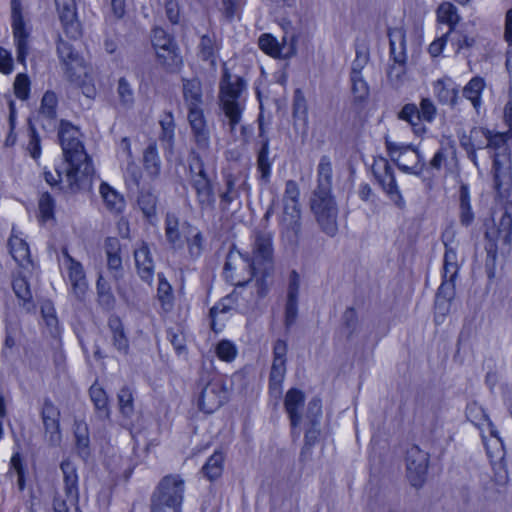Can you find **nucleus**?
<instances>
[{"label": "nucleus", "instance_id": "obj_13", "mask_svg": "<svg viewBox=\"0 0 512 512\" xmlns=\"http://www.w3.org/2000/svg\"><path fill=\"white\" fill-rule=\"evenodd\" d=\"M429 464V454L417 445H412L406 452L407 477L414 487H421L425 481Z\"/></svg>", "mask_w": 512, "mask_h": 512}, {"label": "nucleus", "instance_id": "obj_19", "mask_svg": "<svg viewBox=\"0 0 512 512\" xmlns=\"http://www.w3.org/2000/svg\"><path fill=\"white\" fill-rule=\"evenodd\" d=\"M260 49L267 55L274 58H290L296 54V39L291 37L290 42L286 43V38H283V43L279 44L276 38L270 34H263L258 41Z\"/></svg>", "mask_w": 512, "mask_h": 512}, {"label": "nucleus", "instance_id": "obj_25", "mask_svg": "<svg viewBox=\"0 0 512 512\" xmlns=\"http://www.w3.org/2000/svg\"><path fill=\"white\" fill-rule=\"evenodd\" d=\"M202 85L199 79L183 80V98L189 110L201 109Z\"/></svg>", "mask_w": 512, "mask_h": 512}, {"label": "nucleus", "instance_id": "obj_31", "mask_svg": "<svg viewBox=\"0 0 512 512\" xmlns=\"http://www.w3.org/2000/svg\"><path fill=\"white\" fill-rule=\"evenodd\" d=\"M74 433L77 452L82 459H87L90 456V439L86 423L76 422Z\"/></svg>", "mask_w": 512, "mask_h": 512}, {"label": "nucleus", "instance_id": "obj_34", "mask_svg": "<svg viewBox=\"0 0 512 512\" xmlns=\"http://www.w3.org/2000/svg\"><path fill=\"white\" fill-rule=\"evenodd\" d=\"M157 298L165 312L172 310L174 295L171 285L163 276V274H158Z\"/></svg>", "mask_w": 512, "mask_h": 512}, {"label": "nucleus", "instance_id": "obj_17", "mask_svg": "<svg viewBox=\"0 0 512 512\" xmlns=\"http://www.w3.org/2000/svg\"><path fill=\"white\" fill-rule=\"evenodd\" d=\"M41 418L48 442L52 446L59 445L61 442L60 411L49 398L44 399Z\"/></svg>", "mask_w": 512, "mask_h": 512}, {"label": "nucleus", "instance_id": "obj_35", "mask_svg": "<svg viewBox=\"0 0 512 512\" xmlns=\"http://www.w3.org/2000/svg\"><path fill=\"white\" fill-rule=\"evenodd\" d=\"M161 134L159 139L166 148L172 149L175 139V122L172 112H166L160 120Z\"/></svg>", "mask_w": 512, "mask_h": 512}, {"label": "nucleus", "instance_id": "obj_56", "mask_svg": "<svg viewBox=\"0 0 512 512\" xmlns=\"http://www.w3.org/2000/svg\"><path fill=\"white\" fill-rule=\"evenodd\" d=\"M30 80L26 74L20 73L14 81V93L20 100H26L29 97Z\"/></svg>", "mask_w": 512, "mask_h": 512}, {"label": "nucleus", "instance_id": "obj_48", "mask_svg": "<svg viewBox=\"0 0 512 512\" xmlns=\"http://www.w3.org/2000/svg\"><path fill=\"white\" fill-rule=\"evenodd\" d=\"M157 198L150 192H141L138 197V205L147 218H151L156 214Z\"/></svg>", "mask_w": 512, "mask_h": 512}, {"label": "nucleus", "instance_id": "obj_6", "mask_svg": "<svg viewBox=\"0 0 512 512\" xmlns=\"http://www.w3.org/2000/svg\"><path fill=\"white\" fill-rule=\"evenodd\" d=\"M184 491V480L179 475L163 477L151 497V512H181Z\"/></svg>", "mask_w": 512, "mask_h": 512}, {"label": "nucleus", "instance_id": "obj_44", "mask_svg": "<svg viewBox=\"0 0 512 512\" xmlns=\"http://www.w3.org/2000/svg\"><path fill=\"white\" fill-rule=\"evenodd\" d=\"M117 95L119 103L124 108H131L134 104V91L125 78L118 80Z\"/></svg>", "mask_w": 512, "mask_h": 512}, {"label": "nucleus", "instance_id": "obj_27", "mask_svg": "<svg viewBox=\"0 0 512 512\" xmlns=\"http://www.w3.org/2000/svg\"><path fill=\"white\" fill-rule=\"evenodd\" d=\"M10 248V254L13 259L23 268L32 266L30 259V250L28 244L17 236H12L8 242Z\"/></svg>", "mask_w": 512, "mask_h": 512}, {"label": "nucleus", "instance_id": "obj_10", "mask_svg": "<svg viewBox=\"0 0 512 512\" xmlns=\"http://www.w3.org/2000/svg\"><path fill=\"white\" fill-rule=\"evenodd\" d=\"M385 146L391 160L408 174L420 175L426 163L418 150L410 144L397 143L385 138Z\"/></svg>", "mask_w": 512, "mask_h": 512}, {"label": "nucleus", "instance_id": "obj_40", "mask_svg": "<svg viewBox=\"0 0 512 512\" xmlns=\"http://www.w3.org/2000/svg\"><path fill=\"white\" fill-rule=\"evenodd\" d=\"M437 18L439 22L449 25V32L454 29L455 25L460 20V17L457 13V8L449 2L442 3L438 7Z\"/></svg>", "mask_w": 512, "mask_h": 512}, {"label": "nucleus", "instance_id": "obj_23", "mask_svg": "<svg viewBox=\"0 0 512 512\" xmlns=\"http://www.w3.org/2000/svg\"><path fill=\"white\" fill-rule=\"evenodd\" d=\"M390 58L393 63L406 64V35L402 28H393L388 31Z\"/></svg>", "mask_w": 512, "mask_h": 512}, {"label": "nucleus", "instance_id": "obj_20", "mask_svg": "<svg viewBox=\"0 0 512 512\" xmlns=\"http://www.w3.org/2000/svg\"><path fill=\"white\" fill-rule=\"evenodd\" d=\"M304 402L305 395L301 390L292 388L287 391L284 400V407L289 416L292 429L297 428L301 423V409L304 406Z\"/></svg>", "mask_w": 512, "mask_h": 512}, {"label": "nucleus", "instance_id": "obj_32", "mask_svg": "<svg viewBox=\"0 0 512 512\" xmlns=\"http://www.w3.org/2000/svg\"><path fill=\"white\" fill-rule=\"evenodd\" d=\"M434 93L441 103L455 104L457 89L450 80H437L434 83Z\"/></svg>", "mask_w": 512, "mask_h": 512}, {"label": "nucleus", "instance_id": "obj_9", "mask_svg": "<svg viewBox=\"0 0 512 512\" xmlns=\"http://www.w3.org/2000/svg\"><path fill=\"white\" fill-rule=\"evenodd\" d=\"M201 389L198 400L199 408L205 413H213L227 400L224 382L213 371H202L198 380Z\"/></svg>", "mask_w": 512, "mask_h": 512}, {"label": "nucleus", "instance_id": "obj_39", "mask_svg": "<svg viewBox=\"0 0 512 512\" xmlns=\"http://www.w3.org/2000/svg\"><path fill=\"white\" fill-rule=\"evenodd\" d=\"M144 167L152 176H157L160 172L161 162L155 143H151L144 151Z\"/></svg>", "mask_w": 512, "mask_h": 512}, {"label": "nucleus", "instance_id": "obj_46", "mask_svg": "<svg viewBox=\"0 0 512 512\" xmlns=\"http://www.w3.org/2000/svg\"><path fill=\"white\" fill-rule=\"evenodd\" d=\"M286 373V363L284 362H273L270 377H269V388L271 391L280 392L281 384L284 380Z\"/></svg>", "mask_w": 512, "mask_h": 512}, {"label": "nucleus", "instance_id": "obj_61", "mask_svg": "<svg viewBox=\"0 0 512 512\" xmlns=\"http://www.w3.org/2000/svg\"><path fill=\"white\" fill-rule=\"evenodd\" d=\"M298 316V299L287 298L285 305V327L290 329Z\"/></svg>", "mask_w": 512, "mask_h": 512}, {"label": "nucleus", "instance_id": "obj_16", "mask_svg": "<svg viewBox=\"0 0 512 512\" xmlns=\"http://www.w3.org/2000/svg\"><path fill=\"white\" fill-rule=\"evenodd\" d=\"M279 226L282 236L290 244H296L302 228L300 205H283Z\"/></svg>", "mask_w": 512, "mask_h": 512}, {"label": "nucleus", "instance_id": "obj_12", "mask_svg": "<svg viewBox=\"0 0 512 512\" xmlns=\"http://www.w3.org/2000/svg\"><path fill=\"white\" fill-rule=\"evenodd\" d=\"M57 55L67 78L76 82L84 72V59L73 45L59 37Z\"/></svg>", "mask_w": 512, "mask_h": 512}, {"label": "nucleus", "instance_id": "obj_3", "mask_svg": "<svg viewBox=\"0 0 512 512\" xmlns=\"http://www.w3.org/2000/svg\"><path fill=\"white\" fill-rule=\"evenodd\" d=\"M59 140L63 150L66 169V180L72 190L80 189L90 184L94 172L91 159L79 140V131L70 123L61 121Z\"/></svg>", "mask_w": 512, "mask_h": 512}, {"label": "nucleus", "instance_id": "obj_2", "mask_svg": "<svg viewBox=\"0 0 512 512\" xmlns=\"http://www.w3.org/2000/svg\"><path fill=\"white\" fill-rule=\"evenodd\" d=\"M332 175L331 159L323 155L317 167V185L309 201L310 209L321 230L331 237L338 231V208L332 195Z\"/></svg>", "mask_w": 512, "mask_h": 512}, {"label": "nucleus", "instance_id": "obj_59", "mask_svg": "<svg viewBox=\"0 0 512 512\" xmlns=\"http://www.w3.org/2000/svg\"><path fill=\"white\" fill-rule=\"evenodd\" d=\"M322 416V405L321 400L318 398H314L309 401L306 417L309 420L310 424L313 426H319L320 418Z\"/></svg>", "mask_w": 512, "mask_h": 512}, {"label": "nucleus", "instance_id": "obj_28", "mask_svg": "<svg viewBox=\"0 0 512 512\" xmlns=\"http://www.w3.org/2000/svg\"><path fill=\"white\" fill-rule=\"evenodd\" d=\"M156 55L160 64L170 72L178 71L183 64L177 44L169 48L166 47V49L163 50H158Z\"/></svg>", "mask_w": 512, "mask_h": 512}, {"label": "nucleus", "instance_id": "obj_52", "mask_svg": "<svg viewBox=\"0 0 512 512\" xmlns=\"http://www.w3.org/2000/svg\"><path fill=\"white\" fill-rule=\"evenodd\" d=\"M466 416L475 426L480 427L488 421L485 410L476 402L467 405Z\"/></svg>", "mask_w": 512, "mask_h": 512}, {"label": "nucleus", "instance_id": "obj_36", "mask_svg": "<svg viewBox=\"0 0 512 512\" xmlns=\"http://www.w3.org/2000/svg\"><path fill=\"white\" fill-rule=\"evenodd\" d=\"M199 57L203 61H207L211 66H216V58L218 46L213 38L208 35H203L199 43Z\"/></svg>", "mask_w": 512, "mask_h": 512}, {"label": "nucleus", "instance_id": "obj_7", "mask_svg": "<svg viewBox=\"0 0 512 512\" xmlns=\"http://www.w3.org/2000/svg\"><path fill=\"white\" fill-rule=\"evenodd\" d=\"M189 183L195 191L201 210H214L216 197L213 184L201 156L195 150H191L189 154Z\"/></svg>", "mask_w": 512, "mask_h": 512}, {"label": "nucleus", "instance_id": "obj_24", "mask_svg": "<svg viewBox=\"0 0 512 512\" xmlns=\"http://www.w3.org/2000/svg\"><path fill=\"white\" fill-rule=\"evenodd\" d=\"M60 468L63 473V490L65 496H69V500L71 503L78 502V475L76 472L75 465L70 460L66 459L62 461Z\"/></svg>", "mask_w": 512, "mask_h": 512}, {"label": "nucleus", "instance_id": "obj_43", "mask_svg": "<svg viewBox=\"0 0 512 512\" xmlns=\"http://www.w3.org/2000/svg\"><path fill=\"white\" fill-rule=\"evenodd\" d=\"M89 394L95 408L105 417H108V397L104 389L94 384L90 387Z\"/></svg>", "mask_w": 512, "mask_h": 512}, {"label": "nucleus", "instance_id": "obj_30", "mask_svg": "<svg viewBox=\"0 0 512 512\" xmlns=\"http://www.w3.org/2000/svg\"><path fill=\"white\" fill-rule=\"evenodd\" d=\"M100 194L104 200L107 209L117 213L122 211V209L124 208L123 197L110 185L103 182L100 185Z\"/></svg>", "mask_w": 512, "mask_h": 512}, {"label": "nucleus", "instance_id": "obj_22", "mask_svg": "<svg viewBox=\"0 0 512 512\" xmlns=\"http://www.w3.org/2000/svg\"><path fill=\"white\" fill-rule=\"evenodd\" d=\"M65 267L73 294L77 299L82 300L88 289V283L82 264L76 260H71V264Z\"/></svg>", "mask_w": 512, "mask_h": 512}, {"label": "nucleus", "instance_id": "obj_21", "mask_svg": "<svg viewBox=\"0 0 512 512\" xmlns=\"http://www.w3.org/2000/svg\"><path fill=\"white\" fill-rule=\"evenodd\" d=\"M134 258L140 278L150 284L154 276V262L146 243L143 242L139 248L135 249Z\"/></svg>", "mask_w": 512, "mask_h": 512}, {"label": "nucleus", "instance_id": "obj_60", "mask_svg": "<svg viewBox=\"0 0 512 512\" xmlns=\"http://www.w3.org/2000/svg\"><path fill=\"white\" fill-rule=\"evenodd\" d=\"M293 116L300 118V119H306L307 117V103L306 99L301 92V90L297 89L294 92L293 97Z\"/></svg>", "mask_w": 512, "mask_h": 512}, {"label": "nucleus", "instance_id": "obj_5", "mask_svg": "<svg viewBox=\"0 0 512 512\" xmlns=\"http://www.w3.org/2000/svg\"><path fill=\"white\" fill-rule=\"evenodd\" d=\"M246 86V81L242 77L232 76L228 71L224 72L220 81V107L227 119L231 133L234 132L242 119V113L245 109L243 93Z\"/></svg>", "mask_w": 512, "mask_h": 512}, {"label": "nucleus", "instance_id": "obj_15", "mask_svg": "<svg viewBox=\"0 0 512 512\" xmlns=\"http://www.w3.org/2000/svg\"><path fill=\"white\" fill-rule=\"evenodd\" d=\"M11 17L13 36L17 48V60L24 63L28 53L27 39L29 34L25 30L20 0H11Z\"/></svg>", "mask_w": 512, "mask_h": 512}, {"label": "nucleus", "instance_id": "obj_64", "mask_svg": "<svg viewBox=\"0 0 512 512\" xmlns=\"http://www.w3.org/2000/svg\"><path fill=\"white\" fill-rule=\"evenodd\" d=\"M405 73L406 64L393 63L389 65L387 77L393 85L398 86L399 84L402 83L403 76L405 75Z\"/></svg>", "mask_w": 512, "mask_h": 512}, {"label": "nucleus", "instance_id": "obj_41", "mask_svg": "<svg viewBox=\"0 0 512 512\" xmlns=\"http://www.w3.org/2000/svg\"><path fill=\"white\" fill-rule=\"evenodd\" d=\"M117 399L120 413L124 417L130 418L134 413V397L132 390L128 386L122 387L117 394Z\"/></svg>", "mask_w": 512, "mask_h": 512}, {"label": "nucleus", "instance_id": "obj_49", "mask_svg": "<svg viewBox=\"0 0 512 512\" xmlns=\"http://www.w3.org/2000/svg\"><path fill=\"white\" fill-rule=\"evenodd\" d=\"M350 81L352 83V93L354 100L358 102L366 101L369 97L370 89L363 76H352L350 77Z\"/></svg>", "mask_w": 512, "mask_h": 512}, {"label": "nucleus", "instance_id": "obj_47", "mask_svg": "<svg viewBox=\"0 0 512 512\" xmlns=\"http://www.w3.org/2000/svg\"><path fill=\"white\" fill-rule=\"evenodd\" d=\"M41 314L51 334L58 332V319L51 301H44L41 305Z\"/></svg>", "mask_w": 512, "mask_h": 512}, {"label": "nucleus", "instance_id": "obj_54", "mask_svg": "<svg viewBox=\"0 0 512 512\" xmlns=\"http://www.w3.org/2000/svg\"><path fill=\"white\" fill-rule=\"evenodd\" d=\"M178 219L173 214H167L165 219V235L168 242L175 245L180 239Z\"/></svg>", "mask_w": 512, "mask_h": 512}, {"label": "nucleus", "instance_id": "obj_18", "mask_svg": "<svg viewBox=\"0 0 512 512\" xmlns=\"http://www.w3.org/2000/svg\"><path fill=\"white\" fill-rule=\"evenodd\" d=\"M55 4L65 34L73 39L78 38L81 27L77 19L75 0H55Z\"/></svg>", "mask_w": 512, "mask_h": 512}, {"label": "nucleus", "instance_id": "obj_62", "mask_svg": "<svg viewBox=\"0 0 512 512\" xmlns=\"http://www.w3.org/2000/svg\"><path fill=\"white\" fill-rule=\"evenodd\" d=\"M310 425V428H308L305 432V444L301 452L302 456L306 455L307 453L310 454L311 448L316 444L320 435L319 426H313L312 424Z\"/></svg>", "mask_w": 512, "mask_h": 512}, {"label": "nucleus", "instance_id": "obj_53", "mask_svg": "<svg viewBox=\"0 0 512 512\" xmlns=\"http://www.w3.org/2000/svg\"><path fill=\"white\" fill-rule=\"evenodd\" d=\"M39 213L43 221H48L54 217L55 201L48 192L41 194L38 202Z\"/></svg>", "mask_w": 512, "mask_h": 512}, {"label": "nucleus", "instance_id": "obj_29", "mask_svg": "<svg viewBox=\"0 0 512 512\" xmlns=\"http://www.w3.org/2000/svg\"><path fill=\"white\" fill-rule=\"evenodd\" d=\"M12 288L17 298L23 302V306L26 307L27 311L34 308L32 292L25 276L21 274L16 275L12 281Z\"/></svg>", "mask_w": 512, "mask_h": 512}, {"label": "nucleus", "instance_id": "obj_8", "mask_svg": "<svg viewBox=\"0 0 512 512\" xmlns=\"http://www.w3.org/2000/svg\"><path fill=\"white\" fill-rule=\"evenodd\" d=\"M512 235V202L504 204V211L500 219L495 223V227L486 232L488 243L485 247L487 256L485 261L486 273L489 278L495 276V267L497 259V242L501 241L504 245H509Z\"/></svg>", "mask_w": 512, "mask_h": 512}, {"label": "nucleus", "instance_id": "obj_14", "mask_svg": "<svg viewBox=\"0 0 512 512\" xmlns=\"http://www.w3.org/2000/svg\"><path fill=\"white\" fill-rule=\"evenodd\" d=\"M188 122L196 152L206 153L210 148V130L202 109L188 111Z\"/></svg>", "mask_w": 512, "mask_h": 512}, {"label": "nucleus", "instance_id": "obj_55", "mask_svg": "<svg viewBox=\"0 0 512 512\" xmlns=\"http://www.w3.org/2000/svg\"><path fill=\"white\" fill-rule=\"evenodd\" d=\"M152 44L156 52L176 45L172 37L162 28H155L153 30Z\"/></svg>", "mask_w": 512, "mask_h": 512}, {"label": "nucleus", "instance_id": "obj_63", "mask_svg": "<svg viewBox=\"0 0 512 512\" xmlns=\"http://www.w3.org/2000/svg\"><path fill=\"white\" fill-rule=\"evenodd\" d=\"M399 118L416 126L420 120V112L415 104H406L399 113Z\"/></svg>", "mask_w": 512, "mask_h": 512}, {"label": "nucleus", "instance_id": "obj_1", "mask_svg": "<svg viewBox=\"0 0 512 512\" xmlns=\"http://www.w3.org/2000/svg\"><path fill=\"white\" fill-rule=\"evenodd\" d=\"M241 264L249 270L250 277L261 275V280L257 282L258 294L259 298L264 297L267 292V289L263 287L264 280L274 270L273 235L271 232L266 230L255 232L251 256L243 255L234 248L230 249L224 264L226 278L233 281L230 272Z\"/></svg>", "mask_w": 512, "mask_h": 512}, {"label": "nucleus", "instance_id": "obj_51", "mask_svg": "<svg viewBox=\"0 0 512 512\" xmlns=\"http://www.w3.org/2000/svg\"><path fill=\"white\" fill-rule=\"evenodd\" d=\"M220 201L225 206L231 204L239 197L238 189L236 188L235 178L230 174L225 178V190L219 194Z\"/></svg>", "mask_w": 512, "mask_h": 512}, {"label": "nucleus", "instance_id": "obj_42", "mask_svg": "<svg viewBox=\"0 0 512 512\" xmlns=\"http://www.w3.org/2000/svg\"><path fill=\"white\" fill-rule=\"evenodd\" d=\"M474 214L470 205L469 189L466 185L460 187V221L468 226L472 223Z\"/></svg>", "mask_w": 512, "mask_h": 512}, {"label": "nucleus", "instance_id": "obj_37", "mask_svg": "<svg viewBox=\"0 0 512 512\" xmlns=\"http://www.w3.org/2000/svg\"><path fill=\"white\" fill-rule=\"evenodd\" d=\"M484 86L485 83L482 78L474 77L463 89L464 97L471 101L476 110L481 105V92L484 89Z\"/></svg>", "mask_w": 512, "mask_h": 512}, {"label": "nucleus", "instance_id": "obj_57", "mask_svg": "<svg viewBox=\"0 0 512 512\" xmlns=\"http://www.w3.org/2000/svg\"><path fill=\"white\" fill-rule=\"evenodd\" d=\"M300 190L298 184L293 180H288L285 184V191L283 195V205H300L299 204Z\"/></svg>", "mask_w": 512, "mask_h": 512}, {"label": "nucleus", "instance_id": "obj_58", "mask_svg": "<svg viewBox=\"0 0 512 512\" xmlns=\"http://www.w3.org/2000/svg\"><path fill=\"white\" fill-rule=\"evenodd\" d=\"M236 354L237 350L235 345L228 340H222L216 346V355L223 361H232L236 357Z\"/></svg>", "mask_w": 512, "mask_h": 512}, {"label": "nucleus", "instance_id": "obj_50", "mask_svg": "<svg viewBox=\"0 0 512 512\" xmlns=\"http://www.w3.org/2000/svg\"><path fill=\"white\" fill-rule=\"evenodd\" d=\"M57 102L56 94L47 91L42 97L40 114L48 119H55Z\"/></svg>", "mask_w": 512, "mask_h": 512}, {"label": "nucleus", "instance_id": "obj_11", "mask_svg": "<svg viewBox=\"0 0 512 512\" xmlns=\"http://www.w3.org/2000/svg\"><path fill=\"white\" fill-rule=\"evenodd\" d=\"M372 171L375 178L394 204L399 208H403L405 201L396 183L393 168L389 164L388 160L383 157L375 160L372 166Z\"/></svg>", "mask_w": 512, "mask_h": 512}, {"label": "nucleus", "instance_id": "obj_45", "mask_svg": "<svg viewBox=\"0 0 512 512\" xmlns=\"http://www.w3.org/2000/svg\"><path fill=\"white\" fill-rule=\"evenodd\" d=\"M96 288L99 304L106 309H111L114 305L115 298L110 290L109 285L102 276L98 278Z\"/></svg>", "mask_w": 512, "mask_h": 512}, {"label": "nucleus", "instance_id": "obj_26", "mask_svg": "<svg viewBox=\"0 0 512 512\" xmlns=\"http://www.w3.org/2000/svg\"><path fill=\"white\" fill-rule=\"evenodd\" d=\"M108 327L112 333V344L121 354H127L129 341L124 332L123 324L119 317L111 316L108 320Z\"/></svg>", "mask_w": 512, "mask_h": 512}, {"label": "nucleus", "instance_id": "obj_38", "mask_svg": "<svg viewBox=\"0 0 512 512\" xmlns=\"http://www.w3.org/2000/svg\"><path fill=\"white\" fill-rule=\"evenodd\" d=\"M269 140L266 138L262 142V146L257 156V170L260 172V179L267 183L271 174V162L268 158Z\"/></svg>", "mask_w": 512, "mask_h": 512}, {"label": "nucleus", "instance_id": "obj_4", "mask_svg": "<svg viewBox=\"0 0 512 512\" xmlns=\"http://www.w3.org/2000/svg\"><path fill=\"white\" fill-rule=\"evenodd\" d=\"M472 137H484L486 139L485 145L482 143L477 145L478 149L486 147L496 151L492 155L494 189L499 197H507L512 185V178L510 168L508 166V158L506 154L507 146L504 135L491 134L489 130L483 128H474L472 129Z\"/></svg>", "mask_w": 512, "mask_h": 512}, {"label": "nucleus", "instance_id": "obj_33", "mask_svg": "<svg viewBox=\"0 0 512 512\" xmlns=\"http://www.w3.org/2000/svg\"><path fill=\"white\" fill-rule=\"evenodd\" d=\"M223 462L224 455L221 451H215L214 454L208 458L205 465L202 467V472L207 479L213 481L222 475Z\"/></svg>", "mask_w": 512, "mask_h": 512}]
</instances>
